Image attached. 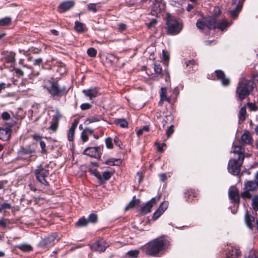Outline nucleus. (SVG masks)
Listing matches in <instances>:
<instances>
[{"mask_svg": "<svg viewBox=\"0 0 258 258\" xmlns=\"http://www.w3.org/2000/svg\"><path fill=\"white\" fill-rule=\"evenodd\" d=\"M82 92L86 97H89L90 100L95 98L98 94V90L96 87L83 90Z\"/></svg>", "mask_w": 258, "mask_h": 258, "instance_id": "dca6fc26", "label": "nucleus"}, {"mask_svg": "<svg viewBox=\"0 0 258 258\" xmlns=\"http://www.w3.org/2000/svg\"><path fill=\"white\" fill-rule=\"evenodd\" d=\"M165 9V4L160 0H154L151 6L152 15H157Z\"/></svg>", "mask_w": 258, "mask_h": 258, "instance_id": "6e6552de", "label": "nucleus"}, {"mask_svg": "<svg viewBox=\"0 0 258 258\" xmlns=\"http://www.w3.org/2000/svg\"><path fill=\"white\" fill-rule=\"evenodd\" d=\"M157 23V21L156 19H153L151 22L147 24V26L148 28H151L152 27L154 26Z\"/></svg>", "mask_w": 258, "mask_h": 258, "instance_id": "13d9d810", "label": "nucleus"}, {"mask_svg": "<svg viewBox=\"0 0 258 258\" xmlns=\"http://www.w3.org/2000/svg\"><path fill=\"white\" fill-rule=\"evenodd\" d=\"M162 54L164 60H168L169 59V56L167 54V52L165 50H162Z\"/></svg>", "mask_w": 258, "mask_h": 258, "instance_id": "e2e57ef3", "label": "nucleus"}, {"mask_svg": "<svg viewBox=\"0 0 258 258\" xmlns=\"http://www.w3.org/2000/svg\"><path fill=\"white\" fill-rule=\"evenodd\" d=\"M252 206L254 210L258 211V196H255L252 198Z\"/></svg>", "mask_w": 258, "mask_h": 258, "instance_id": "e433bc0d", "label": "nucleus"}, {"mask_svg": "<svg viewBox=\"0 0 258 258\" xmlns=\"http://www.w3.org/2000/svg\"><path fill=\"white\" fill-rule=\"evenodd\" d=\"M75 5L73 1H67L62 3L59 6V10L60 13L67 11L72 8Z\"/></svg>", "mask_w": 258, "mask_h": 258, "instance_id": "aec40b11", "label": "nucleus"}, {"mask_svg": "<svg viewBox=\"0 0 258 258\" xmlns=\"http://www.w3.org/2000/svg\"><path fill=\"white\" fill-rule=\"evenodd\" d=\"M0 226L6 227L7 226L6 220L4 219H0Z\"/></svg>", "mask_w": 258, "mask_h": 258, "instance_id": "680f3d73", "label": "nucleus"}, {"mask_svg": "<svg viewBox=\"0 0 258 258\" xmlns=\"http://www.w3.org/2000/svg\"><path fill=\"white\" fill-rule=\"evenodd\" d=\"M166 25L168 33L172 35L178 34L182 29L181 22L169 15H167Z\"/></svg>", "mask_w": 258, "mask_h": 258, "instance_id": "20e7f679", "label": "nucleus"}, {"mask_svg": "<svg viewBox=\"0 0 258 258\" xmlns=\"http://www.w3.org/2000/svg\"><path fill=\"white\" fill-rule=\"evenodd\" d=\"M91 105L89 103H83L81 105V108L82 110H86V109H89L91 108Z\"/></svg>", "mask_w": 258, "mask_h": 258, "instance_id": "6e6d98bb", "label": "nucleus"}, {"mask_svg": "<svg viewBox=\"0 0 258 258\" xmlns=\"http://www.w3.org/2000/svg\"><path fill=\"white\" fill-rule=\"evenodd\" d=\"M94 175L99 180V181L102 183V174H101L99 172L94 171H93Z\"/></svg>", "mask_w": 258, "mask_h": 258, "instance_id": "5fc2aeb1", "label": "nucleus"}, {"mask_svg": "<svg viewBox=\"0 0 258 258\" xmlns=\"http://www.w3.org/2000/svg\"><path fill=\"white\" fill-rule=\"evenodd\" d=\"M253 83L250 80L241 79L236 88V94L241 100L246 98L252 90Z\"/></svg>", "mask_w": 258, "mask_h": 258, "instance_id": "7ed1b4c3", "label": "nucleus"}, {"mask_svg": "<svg viewBox=\"0 0 258 258\" xmlns=\"http://www.w3.org/2000/svg\"><path fill=\"white\" fill-rule=\"evenodd\" d=\"M196 61L195 60H189L187 63H186V66L187 67H189V68L190 67V66H194L195 68V65H196Z\"/></svg>", "mask_w": 258, "mask_h": 258, "instance_id": "052dcab7", "label": "nucleus"}, {"mask_svg": "<svg viewBox=\"0 0 258 258\" xmlns=\"http://www.w3.org/2000/svg\"><path fill=\"white\" fill-rule=\"evenodd\" d=\"M11 208V206L10 204L5 203L0 206V212H1L4 210L10 209Z\"/></svg>", "mask_w": 258, "mask_h": 258, "instance_id": "c03bdc74", "label": "nucleus"}, {"mask_svg": "<svg viewBox=\"0 0 258 258\" xmlns=\"http://www.w3.org/2000/svg\"><path fill=\"white\" fill-rule=\"evenodd\" d=\"M168 207V202L167 201L163 202L158 210H156L153 214L152 219L154 221L156 220L163 214L165 211L167 209Z\"/></svg>", "mask_w": 258, "mask_h": 258, "instance_id": "f8f14e48", "label": "nucleus"}, {"mask_svg": "<svg viewBox=\"0 0 258 258\" xmlns=\"http://www.w3.org/2000/svg\"><path fill=\"white\" fill-rule=\"evenodd\" d=\"M75 30L79 33L84 31V25L83 23L76 21L75 22V26L74 27Z\"/></svg>", "mask_w": 258, "mask_h": 258, "instance_id": "2f4dec72", "label": "nucleus"}, {"mask_svg": "<svg viewBox=\"0 0 258 258\" xmlns=\"http://www.w3.org/2000/svg\"><path fill=\"white\" fill-rule=\"evenodd\" d=\"M97 216L95 214L92 213L89 216L88 221V223H95L97 221Z\"/></svg>", "mask_w": 258, "mask_h": 258, "instance_id": "4c0bfd02", "label": "nucleus"}, {"mask_svg": "<svg viewBox=\"0 0 258 258\" xmlns=\"http://www.w3.org/2000/svg\"><path fill=\"white\" fill-rule=\"evenodd\" d=\"M149 131V127L147 126H144L142 128L139 129L137 132V134L138 136H141L142 135L143 132H148Z\"/></svg>", "mask_w": 258, "mask_h": 258, "instance_id": "09e8293b", "label": "nucleus"}, {"mask_svg": "<svg viewBox=\"0 0 258 258\" xmlns=\"http://www.w3.org/2000/svg\"><path fill=\"white\" fill-rule=\"evenodd\" d=\"M57 125H58V122H57V120L55 119H54V120L51 122V124L50 126V128L53 131H55L57 127Z\"/></svg>", "mask_w": 258, "mask_h": 258, "instance_id": "de8ad7c7", "label": "nucleus"}, {"mask_svg": "<svg viewBox=\"0 0 258 258\" xmlns=\"http://www.w3.org/2000/svg\"><path fill=\"white\" fill-rule=\"evenodd\" d=\"M78 123L79 121L77 119L74 120V122L72 123L68 133V138L69 141H72L73 140L75 131L78 125Z\"/></svg>", "mask_w": 258, "mask_h": 258, "instance_id": "b1692460", "label": "nucleus"}, {"mask_svg": "<svg viewBox=\"0 0 258 258\" xmlns=\"http://www.w3.org/2000/svg\"><path fill=\"white\" fill-rule=\"evenodd\" d=\"M242 141L247 144H249L251 143V137L250 133L246 131L244 132L241 137Z\"/></svg>", "mask_w": 258, "mask_h": 258, "instance_id": "a878e982", "label": "nucleus"}, {"mask_svg": "<svg viewBox=\"0 0 258 258\" xmlns=\"http://www.w3.org/2000/svg\"><path fill=\"white\" fill-rule=\"evenodd\" d=\"M244 258H256V255L252 252L250 253L247 256H245Z\"/></svg>", "mask_w": 258, "mask_h": 258, "instance_id": "774afa93", "label": "nucleus"}, {"mask_svg": "<svg viewBox=\"0 0 258 258\" xmlns=\"http://www.w3.org/2000/svg\"><path fill=\"white\" fill-rule=\"evenodd\" d=\"M170 242L164 238H157L150 241L147 246V252L151 255H155L168 248Z\"/></svg>", "mask_w": 258, "mask_h": 258, "instance_id": "f03ea898", "label": "nucleus"}, {"mask_svg": "<svg viewBox=\"0 0 258 258\" xmlns=\"http://www.w3.org/2000/svg\"><path fill=\"white\" fill-rule=\"evenodd\" d=\"M42 61V59L41 58H38L34 60V64L35 65H39Z\"/></svg>", "mask_w": 258, "mask_h": 258, "instance_id": "69168bd1", "label": "nucleus"}, {"mask_svg": "<svg viewBox=\"0 0 258 258\" xmlns=\"http://www.w3.org/2000/svg\"><path fill=\"white\" fill-rule=\"evenodd\" d=\"M88 223V220L84 217L81 218L76 223L78 227H83L87 225Z\"/></svg>", "mask_w": 258, "mask_h": 258, "instance_id": "f704fd0d", "label": "nucleus"}, {"mask_svg": "<svg viewBox=\"0 0 258 258\" xmlns=\"http://www.w3.org/2000/svg\"><path fill=\"white\" fill-rule=\"evenodd\" d=\"M139 253V251L138 250H132L128 251L127 252V255L132 257H138Z\"/></svg>", "mask_w": 258, "mask_h": 258, "instance_id": "79ce46f5", "label": "nucleus"}, {"mask_svg": "<svg viewBox=\"0 0 258 258\" xmlns=\"http://www.w3.org/2000/svg\"><path fill=\"white\" fill-rule=\"evenodd\" d=\"M87 54L90 57H94L96 56L97 51L96 49L94 48H89L87 50Z\"/></svg>", "mask_w": 258, "mask_h": 258, "instance_id": "a19ab883", "label": "nucleus"}, {"mask_svg": "<svg viewBox=\"0 0 258 258\" xmlns=\"http://www.w3.org/2000/svg\"><path fill=\"white\" fill-rule=\"evenodd\" d=\"M35 173L37 179L40 183L44 185H47V182L45 179V177L49 174L48 170L44 169L40 166L36 169Z\"/></svg>", "mask_w": 258, "mask_h": 258, "instance_id": "423d86ee", "label": "nucleus"}, {"mask_svg": "<svg viewBox=\"0 0 258 258\" xmlns=\"http://www.w3.org/2000/svg\"><path fill=\"white\" fill-rule=\"evenodd\" d=\"M118 60V58L112 54H108L106 56V61L110 64H113Z\"/></svg>", "mask_w": 258, "mask_h": 258, "instance_id": "c756f323", "label": "nucleus"}, {"mask_svg": "<svg viewBox=\"0 0 258 258\" xmlns=\"http://www.w3.org/2000/svg\"><path fill=\"white\" fill-rule=\"evenodd\" d=\"M18 154L19 157L20 158L27 161L34 160L36 158L34 150H28L23 149L19 152Z\"/></svg>", "mask_w": 258, "mask_h": 258, "instance_id": "0eeeda50", "label": "nucleus"}, {"mask_svg": "<svg viewBox=\"0 0 258 258\" xmlns=\"http://www.w3.org/2000/svg\"><path fill=\"white\" fill-rule=\"evenodd\" d=\"M245 221L247 226L249 229H252L253 227V223L254 221V217L246 214L245 216Z\"/></svg>", "mask_w": 258, "mask_h": 258, "instance_id": "cd10ccee", "label": "nucleus"}, {"mask_svg": "<svg viewBox=\"0 0 258 258\" xmlns=\"http://www.w3.org/2000/svg\"><path fill=\"white\" fill-rule=\"evenodd\" d=\"M55 237L53 236H49L43 239L39 243L40 246L45 247L51 245L53 244L55 240Z\"/></svg>", "mask_w": 258, "mask_h": 258, "instance_id": "4be33fe9", "label": "nucleus"}, {"mask_svg": "<svg viewBox=\"0 0 258 258\" xmlns=\"http://www.w3.org/2000/svg\"><path fill=\"white\" fill-rule=\"evenodd\" d=\"M16 247L24 252H29L33 249L32 247L30 244L26 243L18 245Z\"/></svg>", "mask_w": 258, "mask_h": 258, "instance_id": "c85d7f7f", "label": "nucleus"}, {"mask_svg": "<svg viewBox=\"0 0 258 258\" xmlns=\"http://www.w3.org/2000/svg\"><path fill=\"white\" fill-rule=\"evenodd\" d=\"M109 246V244L103 239H100L96 242L92 246V248L95 251L103 252Z\"/></svg>", "mask_w": 258, "mask_h": 258, "instance_id": "ddd939ff", "label": "nucleus"}, {"mask_svg": "<svg viewBox=\"0 0 258 258\" xmlns=\"http://www.w3.org/2000/svg\"><path fill=\"white\" fill-rule=\"evenodd\" d=\"M244 0H233L232 5H236L234 10L231 11L230 15L232 17L236 18L239 12L241 11L242 4Z\"/></svg>", "mask_w": 258, "mask_h": 258, "instance_id": "4468645a", "label": "nucleus"}, {"mask_svg": "<svg viewBox=\"0 0 258 258\" xmlns=\"http://www.w3.org/2000/svg\"><path fill=\"white\" fill-rule=\"evenodd\" d=\"M257 187L258 185L255 181L249 180L247 181L244 184L245 189L250 191H253L255 190Z\"/></svg>", "mask_w": 258, "mask_h": 258, "instance_id": "393cba45", "label": "nucleus"}, {"mask_svg": "<svg viewBox=\"0 0 258 258\" xmlns=\"http://www.w3.org/2000/svg\"><path fill=\"white\" fill-rule=\"evenodd\" d=\"M162 68L160 64H154V71L157 74H160L162 72Z\"/></svg>", "mask_w": 258, "mask_h": 258, "instance_id": "37998d69", "label": "nucleus"}, {"mask_svg": "<svg viewBox=\"0 0 258 258\" xmlns=\"http://www.w3.org/2000/svg\"><path fill=\"white\" fill-rule=\"evenodd\" d=\"M126 28V25L125 24H123V23H120L118 25V29H119V30H120L121 31H123L124 30H125Z\"/></svg>", "mask_w": 258, "mask_h": 258, "instance_id": "0e129e2a", "label": "nucleus"}, {"mask_svg": "<svg viewBox=\"0 0 258 258\" xmlns=\"http://www.w3.org/2000/svg\"><path fill=\"white\" fill-rule=\"evenodd\" d=\"M228 194L229 198L233 200L234 203H237L239 202V196L238 190L236 187L234 186L230 187L229 189Z\"/></svg>", "mask_w": 258, "mask_h": 258, "instance_id": "6ab92c4d", "label": "nucleus"}, {"mask_svg": "<svg viewBox=\"0 0 258 258\" xmlns=\"http://www.w3.org/2000/svg\"><path fill=\"white\" fill-rule=\"evenodd\" d=\"M116 123L121 127H127L128 125L127 122L124 119H119L116 120Z\"/></svg>", "mask_w": 258, "mask_h": 258, "instance_id": "c9c22d12", "label": "nucleus"}, {"mask_svg": "<svg viewBox=\"0 0 258 258\" xmlns=\"http://www.w3.org/2000/svg\"><path fill=\"white\" fill-rule=\"evenodd\" d=\"M247 105H248V106L249 107V108L251 110H253V111H256L257 110V106H256V105L254 103H248L247 104Z\"/></svg>", "mask_w": 258, "mask_h": 258, "instance_id": "4d7b16f0", "label": "nucleus"}, {"mask_svg": "<svg viewBox=\"0 0 258 258\" xmlns=\"http://www.w3.org/2000/svg\"><path fill=\"white\" fill-rule=\"evenodd\" d=\"M98 121H99V119H98L96 117H93L87 119L85 120V123L88 124V123H91Z\"/></svg>", "mask_w": 258, "mask_h": 258, "instance_id": "3c124183", "label": "nucleus"}, {"mask_svg": "<svg viewBox=\"0 0 258 258\" xmlns=\"http://www.w3.org/2000/svg\"><path fill=\"white\" fill-rule=\"evenodd\" d=\"M173 119V116L171 114L166 115L162 122L163 126L164 127L166 124L171 122Z\"/></svg>", "mask_w": 258, "mask_h": 258, "instance_id": "7c9ffc66", "label": "nucleus"}, {"mask_svg": "<svg viewBox=\"0 0 258 258\" xmlns=\"http://www.w3.org/2000/svg\"><path fill=\"white\" fill-rule=\"evenodd\" d=\"M160 197L153 198L151 200L147 202L141 209V212L143 214H146L151 211L153 206L160 200Z\"/></svg>", "mask_w": 258, "mask_h": 258, "instance_id": "9d476101", "label": "nucleus"}, {"mask_svg": "<svg viewBox=\"0 0 258 258\" xmlns=\"http://www.w3.org/2000/svg\"><path fill=\"white\" fill-rule=\"evenodd\" d=\"M243 162V158L237 159L235 157L229 160L227 167L228 172L233 175H238L240 172V167Z\"/></svg>", "mask_w": 258, "mask_h": 258, "instance_id": "39448f33", "label": "nucleus"}, {"mask_svg": "<svg viewBox=\"0 0 258 258\" xmlns=\"http://www.w3.org/2000/svg\"><path fill=\"white\" fill-rule=\"evenodd\" d=\"M1 117L5 124L9 127H11L15 123L11 114L7 111L3 112L1 114Z\"/></svg>", "mask_w": 258, "mask_h": 258, "instance_id": "2eb2a0df", "label": "nucleus"}, {"mask_svg": "<svg viewBox=\"0 0 258 258\" xmlns=\"http://www.w3.org/2000/svg\"><path fill=\"white\" fill-rule=\"evenodd\" d=\"M244 149L241 146H233V150L232 152L234 155H237V157H236V158H243V160H244Z\"/></svg>", "mask_w": 258, "mask_h": 258, "instance_id": "5701e85b", "label": "nucleus"}, {"mask_svg": "<svg viewBox=\"0 0 258 258\" xmlns=\"http://www.w3.org/2000/svg\"><path fill=\"white\" fill-rule=\"evenodd\" d=\"M125 2L130 6H137V0H125Z\"/></svg>", "mask_w": 258, "mask_h": 258, "instance_id": "864d4df0", "label": "nucleus"}, {"mask_svg": "<svg viewBox=\"0 0 258 258\" xmlns=\"http://www.w3.org/2000/svg\"><path fill=\"white\" fill-rule=\"evenodd\" d=\"M84 131H85L86 133L92 134H93L94 130L92 128H90L89 127H86L84 129Z\"/></svg>", "mask_w": 258, "mask_h": 258, "instance_id": "338daca9", "label": "nucleus"}, {"mask_svg": "<svg viewBox=\"0 0 258 258\" xmlns=\"http://www.w3.org/2000/svg\"><path fill=\"white\" fill-rule=\"evenodd\" d=\"M241 256V251L239 247L237 246H234L228 248L225 258H239Z\"/></svg>", "mask_w": 258, "mask_h": 258, "instance_id": "9b49d317", "label": "nucleus"}, {"mask_svg": "<svg viewBox=\"0 0 258 258\" xmlns=\"http://www.w3.org/2000/svg\"><path fill=\"white\" fill-rule=\"evenodd\" d=\"M246 108L245 107H242L241 108L239 111V118L240 120L243 121L245 118L246 115Z\"/></svg>", "mask_w": 258, "mask_h": 258, "instance_id": "473e14b6", "label": "nucleus"}, {"mask_svg": "<svg viewBox=\"0 0 258 258\" xmlns=\"http://www.w3.org/2000/svg\"><path fill=\"white\" fill-rule=\"evenodd\" d=\"M50 93L53 96H62L66 93V89L64 87L60 88L58 84L55 82H51V88L49 90Z\"/></svg>", "mask_w": 258, "mask_h": 258, "instance_id": "1a4fd4ad", "label": "nucleus"}, {"mask_svg": "<svg viewBox=\"0 0 258 258\" xmlns=\"http://www.w3.org/2000/svg\"><path fill=\"white\" fill-rule=\"evenodd\" d=\"M111 176V174L110 172L104 171L102 174V182L108 180Z\"/></svg>", "mask_w": 258, "mask_h": 258, "instance_id": "ea45409f", "label": "nucleus"}, {"mask_svg": "<svg viewBox=\"0 0 258 258\" xmlns=\"http://www.w3.org/2000/svg\"><path fill=\"white\" fill-rule=\"evenodd\" d=\"M7 60L9 62H14L15 61V57L14 54L13 53H10V54L7 56Z\"/></svg>", "mask_w": 258, "mask_h": 258, "instance_id": "bf43d9fd", "label": "nucleus"}, {"mask_svg": "<svg viewBox=\"0 0 258 258\" xmlns=\"http://www.w3.org/2000/svg\"><path fill=\"white\" fill-rule=\"evenodd\" d=\"M81 139L83 142H85L88 141V134L85 131H83L81 133Z\"/></svg>", "mask_w": 258, "mask_h": 258, "instance_id": "603ef678", "label": "nucleus"}, {"mask_svg": "<svg viewBox=\"0 0 258 258\" xmlns=\"http://www.w3.org/2000/svg\"><path fill=\"white\" fill-rule=\"evenodd\" d=\"M84 154L90 157L98 158L100 157L98 148H87L84 151Z\"/></svg>", "mask_w": 258, "mask_h": 258, "instance_id": "a211bd4d", "label": "nucleus"}, {"mask_svg": "<svg viewBox=\"0 0 258 258\" xmlns=\"http://www.w3.org/2000/svg\"><path fill=\"white\" fill-rule=\"evenodd\" d=\"M230 25V24L225 20L217 22L216 15L209 18L202 17L201 18L197 20L196 23L197 27L200 30H203L206 27L209 29L218 28L222 31H223Z\"/></svg>", "mask_w": 258, "mask_h": 258, "instance_id": "f257e3e1", "label": "nucleus"}, {"mask_svg": "<svg viewBox=\"0 0 258 258\" xmlns=\"http://www.w3.org/2000/svg\"><path fill=\"white\" fill-rule=\"evenodd\" d=\"M140 203V201L139 199H136L134 197L132 201H131L128 205L125 207V211L128 210L130 209L139 206Z\"/></svg>", "mask_w": 258, "mask_h": 258, "instance_id": "bb28decb", "label": "nucleus"}, {"mask_svg": "<svg viewBox=\"0 0 258 258\" xmlns=\"http://www.w3.org/2000/svg\"><path fill=\"white\" fill-rule=\"evenodd\" d=\"M250 191L246 190L243 192L241 194V197L243 199H250L251 198V195L249 193Z\"/></svg>", "mask_w": 258, "mask_h": 258, "instance_id": "8fccbe9b", "label": "nucleus"}, {"mask_svg": "<svg viewBox=\"0 0 258 258\" xmlns=\"http://www.w3.org/2000/svg\"><path fill=\"white\" fill-rule=\"evenodd\" d=\"M87 8L89 11H92L94 13L96 12L99 9V7H97L95 4H88Z\"/></svg>", "mask_w": 258, "mask_h": 258, "instance_id": "58836bf2", "label": "nucleus"}, {"mask_svg": "<svg viewBox=\"0 0 258 258\" xmlns=\"http://www.w3.org/2000/svg\"><path fill=\"white\" fill-rule=\"evenodd\" d=\"M11 22L10 17H6L0 20V26H4L9 25Z\"/></svg>", "mask_w": 258, "mask_h": 258, "instance_id": "72a5a7b5", "label": "nucleus"}, {"mask_svg": "<svg viewBox=\"0 0 258 258\" xmlns=\"http://www.w3.org/2000/svg\"><path fill=\"white\" fill-rule=\"evenodd\" d=\"M174 125L173 124L171 125L166 130V136L168 137H169L174 132L173 130Z\"/></svg>", "mask_w": 258, "mask_h": 258, "instance_id": "49530a36", "label": "nucleus"}, {"mask_svg": "<svg viewBox=\"0 0 258 258\" xmlns=\"http://www.w3.org/2000/svg\"><path fill=\"white\" fill-rule=\"evenodd\" d=\"M105 144L107 148L111 149L113 147V144L112 143V139L110 138H107L105 140Z\"/></svg>", "mask_w": 258, "mask_h": 258, "instance_id": "a18cd8bd", "label": "nucleus"}, {"mask_svg": "<svg viewBox=\"0 0 258 258\" xmlns=\"http://www.w3.org/2000/svg\"><path fill=\"white\" fill-rule=\"evenodd\" d=\"M11 127L7 126L6 127L0 128V139L5 141L10 139L11 133Z\"/></svg>", "mask_w": 258, "mask_h": 258, "instance_id": "f3484780", "label": "nucleus"}, {"mask_svg": "<svg viewBox=\"0 0 258 258\" xmlns=\"http://www.w3.org/2000/svg\"><path fill=\"white\" fill-rule=\"evenodd\" d=\"M217 78L221 80V83L224 86H227L229 84V80L225 77V74L223 72L220 70H216L215 71Z\"/></svg>", "mask_w": 258, "mask_h": 258, "instance_id": "412c9836", "label": "nucleus"}]
</instances>
